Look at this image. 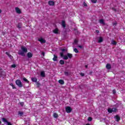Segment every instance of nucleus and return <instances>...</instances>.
Returning <instances> with one entry per match:
<instances>
[{
    "label": "nucleus",
    "mask_w": 125,
    "mask_h": 125,
    "mask_svg": "<svg viewBox=\"0 0 125 125\" xmlns=\"http://www.w3.org/2000/svg\"><path fill=\"white\" fill-rule=\"evenodd\" d=\"M5 54H6V55H7V56H8V57H9L11 59H13V57L11 55H10L9 53L6 52Z\"/></svg>",
    "instance_id": "dca6fc26"
},
{
    "label": "nucleus",
    "mask_w": 125,
    "mask_h": 125,
    "mask_svg": "<svg viewBox=\"0 0 125 125\" xmlns=\"http://www.w3.org/2000/svg\"><path fill=\"white\" fill-rule=\"evenodd\" d=\"M27 56L28 58H32L33 57V54L31 52H28L27 54Z\"/></svg>",
    "instance_id": "f8f14e48"
},
{
    "label": "nucleus",
    "mask_w": 125,
    "mask_h": 125,
    "mask_svg": "<svg viewBox=\"0 0 125 125\" xmlns=\"http://www.w3.org/2000/svg\"><path fill=\"white\" fill-rule=\"evenodd\" d=\"M57 56H56L55 55H54V58H53V61H57Z\"/></svg>",
    "instance_id": "393cba45"
},
{
    "label": "nucleus",
    "mask_w": 125,
    "mask_h": 125,
    "mask_svg": "<svg viewBox=\"0 0 125 125\" xmlns=\"http://www.w3.org/2000/svg\"><path fill=\"white\" fill-rule=\"evenodd\" d=\"M61 50H62V52H64L66 51V49H62Z\"/></svg>",
    "instance_id": "a19ab883"
},
{
    "label": "nucleus",
    "mask_w": 125,
    "mask_h": 125,
    "mask_svg": "<svg viewBox=\"0 0 125 125\" xmlns=\"http://www.w3.org/2000/svg\"><path fill=\"white\" fill-rule=\"evenodd\" d=\"M88 122H91V121H92V118L89 117L88 118Z\"/></svg>",
    "instance_id": "473e14b6"
},
{
    "label": "nucleus",
    "mask_w": 125,
    "mask_h": 125,
    "mask_svg": "<svg viewBox=\"0 0 125 125\" xmlns=\"http://www.w3.org/2000/svg\"><path fill=\"white\" fill-rule=\"evenodd\" d=\"M0 13H1V10L0 9Z\"/></svg>",
    "instance_id": "8fccbe9b"
},
{
    "label": "nucleus",
    "mask_w": 125,
    "mask_h": 125,
    "mask_svg": "<svg viewBox=\"0 0 125 125\" xmlns=\"http://www.w3.org/2000/svg\"><path fill=\"white\" fill-rule=\"evenodd\" d=\"M99 22L100 24H102L103 25H105V22H104V20L101 19L99 20Z\"/></svg>",
    "instance_id": "6ab92c4d"
},
{
    "label": "nucleus",
    "mask_w": 125,
    "mask_h": 125,
    "mask_svg": "<svg viewBox=\"0 0 125 125\" xmlns=\"http://www.w3.org/2000/svg\"><path fill=\"white\" fill-rule=\"evenodd\" d=\"M41 76L43 78H44V77H45V73L44 72V71H42L41 72Z\"/></svg>",
    "instance_id": "412c9836"
},
{
    "label": "nucleus",
    "mask_w": 125,
    "mask_h": 125,
    "mask_svg": "<svg viewBox=\"0 0 125 125\" xmlns=\"http://www.w3.org/2000/svg\"><path fill=\"white\" fill-rule=\"evenodd\" d=\"M83 5L85 7L87 6V4L84 1L83 2Z\"/></svg>",
    "instance_id": "c9c22d12"
},
{
    "label": "nucleus",
    "mask_w": 125,
    "mask_h": 125,
    "mask_svg": "<svg viewBox=\"0 0 125 125\" xmlns=\"http://www.w3.org/2000/svg\"><path fill=\"white\" fill-rule=\"evenodd\" d=\"M102 42H103V38L102 37H100L98 40V42L99 43H101Z\"/></svg>",
    "instance_id": "9b49d317"
},
{
    "label": "nucleus",
    "mask_w": 125,
    "mask_h": 125,
    "mask_svg": "<svg viewBox=\"0 0 125 125\" xmlns=\"http://www.w3.org/2000/svg\"><path fill=\"white\" fill-rule=\"evenodd\" d=\"M112 43H113V44L116 45V44H117V42H116V41H113Z\"/></svg>",
    "instance_id": "ea45409f"
},
{
    "label": "nucleus",
    "mask_w": 125,
    "mask_h": 125,
    "mask_svg": "<svg viewBox=\"0 0 125 125\" xmlns=\"http://www.w3.org/2000/svg\"><path fill=\"white\" fill-rule=\"evenodd\" d=\"M42 56L44 57V55H45V53L44 52H42Z\"/></svg>",
    "instance_id": "79ce46f5"
},
{
    "label": "nucleus",
    "mask_w": 125,
    "mask_h": 125,
    "mask_svg": "<svg viewBox=\"0 0 125 125\" xmlns=\"http://www.w3.org/2000/svg\"><path fill=\"white\" fill-rule=\"evenodd\" d=\"M117 24H118V23L117 22V21H115V22L113 23V26H116L117 25Z\"/></svg>",
    "instance_id": "e433bc0d"
},
{
    "label": "nucleus",
    "mask_w": 125,
    "mask_h": 125,
    "mask_svg": "<svg viewBox=\"0 0 125 125\" xmlns=\"http://www.w3.org/2000/svg\"><path fill=\"white\" fill-rule=\"evenodd\" d=\"M2 121L3 123H6V124H7V125H12V124H11L10 122H8L7 120H6V119L5 118H2Z\"/></svg>",
    "instance_id": "20e7f679"
},
{
    "label": "nucleus",
    "mask_w": 125,
    "mask_h": 125,
    "mask_svg": "<svg viewBox=\"0 0 125 125\" xmlns=\"http://www.w3.org/2000/svg\"><path fill=\"white\" fill-rule=\"evenodd\" d=\"M48 4L50 6H53V5H54V4H55V2H54V1H52V0H49L48 1Z\"/></svg>",
    "instance_id": "0eeeda50"
},
{
    "label": "nucleus",
    "mask_w": 125,
    "mask_h": 125,
    "mask_svg": "<svg viewBox=\"0 0 125 125\" xmlns=\"http://www.w3.org/2000/svg\"><path fill=\"white\" fill-rule=\"evenodd\" d=\"M88 66L87 65H85V68H87Z\"/></svg>",
    "instance_id": "49530a36"
},
{
    "label": "nucleus",
    "mask_w": 125,
    "mask_h": 125,
    "mask_svg": "<svg viewBox=\"0 0 125 125\" xmlns=\"http://www.w3.org/2000/svg\"><path fill=\"white\" fill-rule=\"evenodd\" d=\"M60 64H61V65H64L65 64V62H64L63 60H61L60 61Z\"/></svg>",
    "instance_id": "b1692460"
},
{
    "label": "nucleus",
    "mask_w": 125,
    "mask_h": 125,
    "mask_svg": "<svg viewBox=\"0 0 125 125\" xmlns=\"http://www.w3.org/2000/svg\"><path fill=\"white\" fill-rule=\"evenodd\" d=\"M53 117L54 118H55V119H57V118H58L59 116H58V114H57V113H53Z\"/></svg>",
    "instance_id": "aec40b11"
},
{
    "label": "nucleus",
    "mask_w": 125,
    "mask_h": 125,
    "mask_svg": "<svg viewBox=\"0 0 125 125\" xmlns=\"http://www.w3.org/2000/svg\"><path fill=\"white\" fill-rule=\"evenodd\" d=\"M114 118L116 119V122H120V121H121V117L118 115L114 116Z\"/></svg>",
    "instance_id": "9d476101"
},
{
    "label": "nucleus",
    "mask_w": 125,
    "mask_h": 125,
    "mask_svg": "<svg viewBox=\"0 0 125 125\" xmlns=\"http://www.w3.org/2000/svg\"><path fill=\"white\" fill-rule=\"evenodd\" d=\"M12 68H16V64H13L11 65Z\"/></svg>",
    "instance_id": "f704fd0d"
},
{
    "label": "nucleus",
    "mask_w": 125,
    "mask_h": 125,
    "mask_svg": "<svg viewBox=\"0 0 125 125\" xmlns=\"http://www.w3.org/2000/svg\"><path fill=\"white\" fill-rule=\"evenodd\" d=\"M107 111L108 112V113H113L112 110V108H108L107 109Z\"/></svg>",
    "instance_id": "c756f323"
},
{
    "label": "nucleus",
    "mask_w": 125,
    "mask_h": 125,
    "mask_svg": "<svg viewBox=\"0 0 125 125\" xmlns=\"http://www.w3.org/2000/svg\"><path fill=\"white\" fill-rule=\"evenodd\" d=\"M37 85H40V83H37Z\"/></svg>",
    "instance_id": "09e8293b"
},
{
    "label": "nucleus",
    "mask_w": 125,
    "mask_h": 125,
    "mask_svg": "<svg viewBox=\"0 0 125 125\" xmlns=\"http://www.w3.org/2000/svg\"><path fill=\"white\" fill-rule=\"evenodd\" d=\"M64 74L65 76H69V72H68L67 71H64Z\"/></svg>",
    "instance_id": "7c9ffc66"
},
{
    "label": "nucleus",
    "mask_w": 125,
    "mask_h": 125,
    "mask_svg": "<svg viewBox=\"0 0 125 125\" xmlns=\"http://www.w3.org/2000/svg\"><path fill=\"white\" fill-rule=\"evenodd\" d=\"M10 85L12 87L13 89H16V87L13 84V83H10Z\"/></svg>",
    "instance_id": "5701e85b"
},
{
    "label": "nucleus",
    "mask_w": 125,
    "mask_h": 125,
    "mask_svg": "<svg viewBox=\"0 0 125 125\" xmlns=\"http://www.w3.org/2000/svg\"><path fill=\"white\" fill-rule=\"evenodd\" d=\"M31 80H32V82H33V83H37V82H38V79H37V78H35V77L31 78Z\"/></svg>",
    "instance_id": "ddd939ff"
},
{
    "label": "nucleus",
    "mask_w": 125,
    "mask_h": 125,
    "mask_svg": "<svg viewBox=\"0 0 125 125\" xmlns=\"http://www.w3.org/2000/svg\"><path fill=\"white\" fill-rule=\"evenodd\" d=\"M23 81L25 82V83H29V81H28V79H26L25 77L23 78Z\"/></svg>",
    "instance_id": "a878e982"
},
{
    "label": "nucleus",
    "mask_w": 125,
    "mask_h": 125,
    "mask_svg": "<svg viewBox=\"0 0 125 125\" xmlns=\"http://www.w3.org/2000/svg\"><path fill=\"white\" fill-rule=\"evenodd\" d=\"M80 75L82 77H84V73H80Z\"/></svg>",
    "instance_id": "58836bf2"
},
{
    "label": "nucleus",
    "mask_w": 125,
    "mask_h": 125,
    "mask_svg": "<svg viewBox=\"0 0 125 125\" xmlns=\"http://www.w3.org/2000/svg\"><path fill=\"white\" fill-rule=\"evenodd\" d=\"M61 57L63 58L64 60H68V56L67 55H64V53L63 52L60 53Z\"/></svg>",
    "instance_id": "7ed1b4c3"
},
{
    "label": "nucleus",
    "mask_w": 125,
    "mask_h": 125,
    "mask_svg": "<svg viewBox=\"0 0 125 125\" xmlns=\"http://www.w3.org/2000/svg\"><path fill=\"white\" fill-rule=\"evenodd\" d=\"M67 56L68 58H69V59H71V58L73 57V54L68 53L67 54Z\"/></svg>",
    "instance_id": "2eb2a0df"
},
{
    "label": "nucleus",
    "mask_w": 125,
    "mask_h": 125,
    "mask_svg": "<svg viewBox=\"0 0 125 125\" xmlns=\"http://www.w3.org/2000/svg\"><path fill=\"white\" fill-rule=\"evenodd\" d=\"M53 33L54 34H55L56 35H58L59 34H60L59 33V29H58V28H55L53 31Z\"/></svg>",
    "instance_id": "423d86ee"
},
{
    "label": "nucleus",
    "mask_w": 125,
    "mask_h": 125,
    "mask_svg": "<svg viewBox=\"0 0 125 125\" xmlns=\"http://www.w3.org/2000/svg\"><path fill=\"white\" fill-rule=\"evenodd\" d=\"M18 114L20 115L21 117H22V116H23L24 114V113L23 112L19 111Z\"/></svg>",
    "instance_id": "bb28decb"
},
{
    "label": "nucleus",
    "mask_w": 125,
    "mask_h": 125,
    "mask_svg": "<svg viewBox=\"0 0 125 125\" xmlns=\"http://www.w3.org/2000/svg\"><path fill=\"white\" fill-rule=\"evenodd\" d=\"M59 83H60V84H64V80L62 79L59 80Z\"/></svg>",
    "instance_id": "4be33fe9"
},
{
    "label": "nucleus",
    "mask_w": 125,
    "mask_h": 125,
    "mask_svg": "<svg viewBox=\"0 0 125 125\" xmlns=\"http://www.w3.org/2000/svg\"><path fill=\"white\" fill-rule=\"evenodd\" d=\"M21 49L22 51H21L20 52H19V55H21V56L25 57V53L28 52V49H27V48L24 46H21Z\"/></svg>",
    "instance_id": "f257e3e1"
},
{
    "label": "nucleus",
    "mask_w": 125,
    "mask_h": 125,
    "mask_svg": "<svg viewBox=\"0 0 125 125\" xmlns=\"http://www.w3.org/2000/svg\"><path fill=\"white\" fill-rule=\"evenodd\" d=\"M38 41L40 42H41L42 43H45L46 41L44 39H43V38H40L38 39Z\"/></svg>",
    "instance_id": "1a4fd4ad"
},
{
    "label": "nucleus",
    "mask_w": 125,
    "mask_h": 125,
    "mask_svg": "<svg viewBox=\"0 0 125 125\" xmlns=\"http://www.w3.org/2000/svg\"><path fill=\"white\" fill-rule=\"evenodd\" d=\"M16 84L19 87H22L23 86V84H22V82L20 80H17L16 81Z\"/></svg>",
    "instance_id": "f03ea898"
},
{
    "label": "nucleus",
    "mask_w": 125,
    "mask_h": 125,
    "mask_svg": "<svg viewBox=\"0 0 125 125\" xmlns=\"http://www.w3.org/2000/svg\"><path fill=\"white\" fill-rule=\"evenodd\" d=\"M113 10H114V11H117V10H116V9H113Z\"/></svg>",
    "instance_id": "de8ad7c7"
},
{
    "label": "nucleus",
    "mask_w": 125,
    "mask_h": 125,
    "mask_svg": "<svg viewBox=\"0 0 125 125\" xmlns=\"http://www.w3.org/2000/svg\"><path fill=\"white\" fill-rule=\"evenodd\" d=\"M20 104L22 107L24 106V102H20Z\"/></svg>",
    "instance_id": "72a5a7b5"
},
{
    "label": "nucleus",
    "mask_w": 125,
    "mask_h": 125,
    "mask_svg": "<svg viewBox=\"0 0 125 125\" xmlns=\"http://www.w3.org/2000/svg\"><path fill=\"white\" fill-rule=\"evenodd\" d=\"M65 111L66 113H71L72 112V108L70 106L65 107Z\"/></svg>",
    "instance_id": "39448f33"
},
{
    "label": "nucleus",
    "mask_w": 125,
    "mask_h": 125,
    "mask_svg": "<svg viewBox=\"0 0 125 125\" xmlns=\"http://www.w3.org/2000/svg\"><path fill=\"white\" fill-rule=\"evenodd\" d=\"M112 109V113H113V112H117V108H116V107H115V108H111Z\"/></svg>",
    "instance_id": "cd10ccee"
},
{
    "label": "nucleus",
    "mask_w": 125,
    "mask_h": 125,
    "mask_svg": "<svg viewBox=\"0 0 125 125\" xmlns=\"http://www.w3.org/2000/svg\"><path fill=\"white\" fill-rule=\"evenodd\" d=\"M62 25L63 28L66 27V22L65 21H62Z\"/></svg>",
    "instance_id": "4468645a"
},
{
    "label": "nucleus",
    "mask_w": 125,
    "mask_h": 125,
    "mask_svg": "<svg viewBox=\"0 0 125 125\" xmlns=\"http://www.w3.org/2000/svg\"><path fill=\"white\" fill-rule=\"evenodd\" d=\"M78 40H77L76 39H75V40H74V43H76V44H77V43H78Z\"/></svg>",
    "instance_id": "4c0bfd02"
},
{
    "label": "nucleus",
    "mask_w": 125,
    "mask_h": 125,
    "mask_svg": "<svg viewBox=\"0 0 125 125\" xmlns=\"http://www.w3.org/2000/svg\"><path fill=\"white\" fill-rule=\"evenodd\" d=\"M106 69H107V70H110V69H111V64L107 63L106 65Z\"/></svg>",
    "instance_id": "f3484780"
},
{
    "label": "nucleus",
    "mask_w": 125,
    "mask_h": 125,
    "mask_svg": "<svg viewBox=\"0 0 125 125\" xmlns=\"http://www.w3.org/2000/svg\"><path fill=\"white\" fill-rule=\"evenodd\" d=\"M16 12H17L18 14H21V10L19 7L15 8Z\"/></svg>",
    "instance_id": "6e6552de"
},
{
    "label": "nucleus",
    "mask_w": 125,
    "mask_h": 125,
    "mask_svg": "<svg viewBox=\"0 0 125 125\" xmlns=\"http://www.w3.org/2000/svg\"><path fill=\"white\" fill-rule=\"evenodd\" d=\"M17 28L18 29H21L22 28V23H19L18 25H17Z\"/></svg>",
    "instance_id": "a211bd4d"
},
{
    "label": "nucleus",
    "mask_w": 125,
    "mask_h": 125,
    "mask_svg": "<svg viewBox=\"0 0 125 125\" xmlns=\"http://www.w3.org/2000/svg\"><path fill=\"white\" fill-rule=\"evenodd\" d=\"M1 124V121H0V125Z\"/></svg>",
    "instance_id": "3c124183"
},
{
    "label": "nucleus",
    "mask_w": 125,
    "mask_h": 125,
    "mask_svg": "<svg viewBox=\"0 0 125 125\" xmlns=\"http://www.w3.org/2000/svg\"><path fill=\"white\" fill-rule=\"evenodd\" d=\"M96 33H97V34H99V30H96Z\"/></svg>",
    "instance_id": "c03bdc74"
},
{
    "label": "nucleus",
    "mask_w": 125,
    "mask_h": 125,
    "mask_svg": "<svg viewBox=\"0 0 125 125\" xmlns=\"http://www.w3.org/2000/svg\"><path fill=\"white\" fill-rule=\"evenodd\" d=\"M78 47H79V48H83V46H82V45H78Z\"/></svg>",
    "instance_id": "a18cd8bd"
},
{
    "label": "nucleus",
    "mask_w": 125,
    "mask_h": 125,
    "mask_svg": "<svg viewBox=\"0 0 125 125\" xmlns=\"http://www.w3.org/2000/svg\"><path fill=\"white\" fill-rule=\"evenodd\" d=\"M74 51L75 52V53H79V50H78L77 48H74Z\"/></svg>",
    "instance_id": "c85d7f7f"
},
{
    "label": "nucleus",
    "mask_w": 125,
    "mask_h": 125,
    "mask_svg": "<svg viewBox=\"0 0 125 125\" xmlns=\"http://www.w3.org/2000/svg\"><path fill=\"white\" fill-rule=\"evenodd\" d=\"M112 92L113 94H116V90H113Z\"/></svg>",
    "instance_id": "37998d69"
},
{
    "label": "nucleus",
    "mask_w": 125,
    "mask_h": 125,
    "mask_svg": "<svg viewBox=\"0 0 125 125\" xmlns=\"http://www.w3.org/2000/svg\"><path fill=\"white\" fill-rule=\"evenodd\" d=\"M91 1L93 3H96V2H97V0H91Z\"/></svg>",
    "instance_id": "2f4dec72"
}]
</instances>
